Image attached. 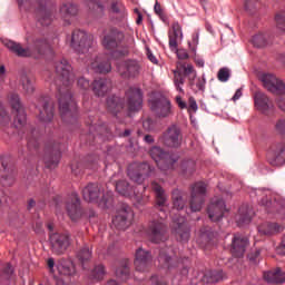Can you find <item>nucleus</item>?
Segmentation results:
<instances>
[{
	"mask_svg": "<svg viewBox=\"0 0 285 285\" xmlns=\"http://www.w3.org/2000/svg\"><path fill=\"white\" fill-rule=\"evenodd\" d=\"M272 166H284L285 164V145L278 144L274 149L273 156L269 158Z\"/></svg>",
	"mask_w": 285,
	"mask_h": 285,
	"instance_id": "34",
	"label": "nucleus"
},
{
	"mask_svg": "<svg viewBox=\"0 0 285 285\" xmlns=\"http://www.w3.org/2000/svg\"><path fill=\"white\" fill-rule=\"evenodd\" d=\"M3 46L9 49V52L16 55V57H32L33 59H41L46 55H52V47L48 39L43 37L33 38L31 43L27 48H23L21 43L13 40H4Z\"/></svg>",
	"mask_w": 285,
	"mask_h": 285,
	"instance_id": "3",
	"label": "nucleus"
},
{
	"mask_svg": "<svg viewBox=\"0 0 285 285\" xmlns=\"http://www.w3.org/2000/svg\"><path fill=\"white\" fill-rule=\"evenodd\" d=\"M91 70L98 75H108L112 72V65L110 60L104 59L102 57H96V59L90 65Z\"/></svg>",
	"mask_w": 285,
	"mask_h": 285,
	"instance_id": "30",
	"label": "nucleus"
},
{
	"mask_svg": "<svg viewBox=\"0 0 285 285\" xmlns=\"http://www.w3.org/2000/svg\"><path fill=\"white\" fill-rule=\"evenodd\" d=\"M78 88L80 90H89L90 89V80L86 79L85 77H81L78 79Z\"/></svg>",
	"mask_w": 285,
	"mask_h": 285,
	"instance_id": "61",
	"label": "nucleus"
},
{
	"mask_svg": "<svg viewBox=\"0 0 285 285\" xmlns=\"http://www.w3.org/2000/svg\"><path fill=\"white\" fill-rule=\"evenodd\" d=\"M275 129L279 135H285V119H281L276 122Z\"/></svg>",
	"mask_w": 285,
	"mask_h": 285,
	"instance_id": "64",
	"label": "nucleus"
},
{
	"mask_svg": "<svg viewBox=\"0 0 285 285\" xmlns=\"http://www.w3.org/2000/svg\"><path fill=\"white\" fill-rule=\"evenodd\" d=\"M256 196L258 197V204L261 206H265V208H271L273 206V202L271 200V190L268 189H258L256 190Z\"/></svg>",
	"mask_w": 285,
	"mask_h": 285,
	"instance_id": "43",
	"label": "nucleus"
},
{
	"mask_svg": "<svg viewBox=\"0 0 285 285\" xmlns=\"http://www.w3.org/2000/svg\"><path fill=\"white\" fill-rule=\"evenodd\" d=\"M238 213V226H245V224H250V220L253 219V210L248 208V206H242Z\"/></svg>",
	"mask_w": 285,
	"mask_h": 285,
	"instance_id": "40",
	"label": "nucleus"
},
{
	"mask_svg": "<svg viewBox=\"0 0 285 285\" xmlns=\"http://www.w3.org/2000/svg\"><path fill=\"white\" fill-rule=\"evenodd\" d=\"M20 85L22 86L24 95H32L35 92V78H32V76L22 72L20 75Z\"/></svg>",
	"mask_w": 285,
	"mask_h": 285,
	"instance_id": "36",
	"label": "nucleus"
},
{
	"mask_svg": "<svg viewBox=\"0 0 285 285\" xmlns=\"http://www.w3.org/2000/svg\"><path fill=\"white\" fill-rule=\"evenodd\" d=\"M66 210L71 222H78V219H81L83 209H81V199H79L77 194L68 196L66 200Z\"/></svg>",
	"mask_w": 285,
	"mask_h": 285,
	"instance_id": "23",
	"label": "nucleus"
},
{
	"mask_svg": "<svg viewBox=\"0 0 285 285\" xmlns=\"http://www.w3.org/2000/svg\"><path fill=\"white\" fill-rule=\"evenodd\" d=\"M61 159V144L50 141L46 146V153L43 157L46 168H57Z\"/></svg>",
	"mask_w": 285,
	"mask_h": 285,
	"instance_id": "16",
	"label": "nucleus"
},
{
	"mask_svg": "<svg viewBox=\"0 0 285 285\" xmlns=\"http://www.w3.org/2000/svg\"><path fill=\"white\" fill-rule=\"evenodd\" d=\"M49 242L55 255H63L70 248L72 238L68 233H53L50 234Z\"/></svg>",
	"mask_w": 285,
	"mask_h": 285,
	"instance_id": "7",
	"label": "nucleus"
},
{
	"mask_svg": "<svg viewBox=\"0 0 285 285\" xmlns=\"http://www.w3.org/2000/svg\"><path fill=\"white\" fill-rule=\"evenodd\" d=\"M173 235H175L178 242H188L190 239V228L186 224L185 218L174 220Z\"/></svg>",
	"mask_w": 285,
	"mask_h": 285,
	"instance_id": "26",
	"label": "nucleus"
},
{
	"mask_svg": "<svg viewBox=\"0 0 285 285\" xmlns=\"http://www.w3.org/2000/svg\"><path fill=\"white\" fill-rule=\"evenodd\" d=\"M94 41L95 39L92 38V35H89L83 30L76 29L71 33L70 46L76 50V52L83 55L92 48Z\"/></svg>",
	"mask_w": 285,
	"mask_h": 285,
	"instance_id": "6",
	"label": "nucleus"
},
{
	"mask_svg": "<svg viewBox=\"0 0 285 285\" xmlns=\"http://www.w3.org/2000/svg\"><path fill=\"white\" fill-rule=\"evenodd\" d=\"M151 190H154L156 195L155 208L160 213L158 214L160 219H153L149 222L147 235L153 244H160V242H166V239H168V225L164 223V219H167L168 217V212H166L168 198L166 197L164 187L157 181L151 183Z\"/></svg>",
	"mask_w": 285,
	"mask_h": 285,
	"instance_id": "2",
	"label": "nucleus"
},
{
	"mask_svg": "<svg viewBox=\"0 0 285 285\" xmlns=\"http://www.w3.org/2000/svg\"><path fill=\"white\" fill-rule=\"evenodd\" d=\"M87 6L96 17H104V12L106 10V7L101 4L100 0H88Z\"/></svg>",
	"mask_w": 285,
	"mask_h": 285,
	"instance_id": "45",
	"label": "nucleus"
},
{
	"mask_svg": "<svg viewBox=\"0 0 285 285\" xmlns=\"http://www.w3.org/2000/svg\"><path fill=\"white\" fill-rule=\"evenodd\" d=\"M125 101L122 98H119L117 96H111L107 98V109L114 115V117H117L121 110H124Z\"/></svg>",
	"mask_w": 285,
	"mask_h": 285,
	"instance_id": "32",
	"label": "nucleus"
},
{
	"mask_svg": "<svg viewBox=\"0 0 285 285\" xmlns=\"http://www.w3.org/2000/svg\"><path fill=\"white\" fill-rule=\"evenodd\" d=\"M116 277L121 282H127L130 277V262L128 259L121 261L116 268Z\"/></svg>",
	"mask_w": 285,
	"mask_h": 285,
	"instance_id": "38",
	"label": "nucleus"
},
{
	"mask_svg": "<svg viewBox=\"0 0 285 285\" xmlns=\"http://www.w3.org/2000/svg\"><path fill=\"white\" fill-rule=\"evenodd\" d=\"M226 202L220 197H214L207 207V215L210 222H220L224 218V213H226Z\"/></svg>",
	"mask_w": 285,
	"mask_h": 285,
	"instance_id": "20",
	"label": "nucleus"
},
{
	"mask_svg": "<svg viewBox=\"0 0 285 285\" xmlns=\"http://www.w3.org/2000/svg\"><path fill=\"white\" fill-rule=\"evenodd\" d=\"M77 258L79 259V262H81V264L90 262V259L92 258V249L86 245L82 246L77 253Z\"/></svg>",
	"mask_w": 285,
	"mask_h": 285,
	"instance_id": "47",
	"label": "nucleus"
},
{
	"mask_svg": "<svg viewBox=\"0 0 285 285\" xmlns=\"http://www.w3.org/2000/svg\"><path fill=\"white\" fill-rule=\"evenodd\" d=\"M169 37V48L171 51L177 50L179 45L177 43V39H183L184 33L181 32V26L179 22H174L171 26V31L168 32Z\"/></svg>",
	"mask_w": 285,
	"mask_h": 285,
	"instance_id": "31",
	"label": "nucleus"
},
{
	"mask_svg": "<svg viewBox=\"0 0 285 285\" xmlns=\"http://www.w3.org/2000/svg\"><path fill=\"white\" fill-rule=\"evenodd\" d=\"M90 279H95V282H101L104 277H106V267L104 265H96L90 274H89Z\"/></svg>",
	"mask_w": 285,
	"mask_h": 285,
	"instance_id": "46",
	"label": "nucleus"
},
{
	"mask_svg": "<svg viewBox=\"0 0 285 285\" xmlns=\"http://www.w3.org/2000/svg\"><path fill=\"white\" fill-rule=\"evenodd\" d=\"M259 8V1L257 0H247L245 2V9L252 14Z\"/></svg>",
	"mask_w": 285,
	"mask_h": 285,
	"instance_id": "58",
	"label": "nucleus"
},
{
	"mask_svg": "<svg viewBox=\"0 0 285 285\" xmlns=\"http://www.w3.org/2000/svg\"><path fill=\"white\" fill-rule=\"evenodd\" d=\"M57 268H58V273L65 276H72L76 273L75 265H72V263L68 261H60L57 264Z\"/></svg>",
	"mask_w": 285,
	"mask_h": 285,
	"instance_id": "42",
	"label": "nucleus"
},
{
	"mask_svg": "<svg viewBox=\"0 0 285 285\" xmlns=\"http://www.w3.org/2000/svg\"><path fill=\"white\" fill-rule=\"evenodd\" d=\"M91 90L96 97H106L112 90L110 78H96L91 83Z\"/></svg>",
	"mask_w": 285,
	"mask_h": 285,
	"instance_id": "27",
	"label": "nucleus"
},
{
	"mask_svg": "<svg viewBox=\"0 0 285 285\" xmlns=\"http://www.w3.org/2000/svg\"><path fill=\"white\" fill-rule=\"evenodd\" d=\"M149 155L156 161L159 170H170L175 164L173 156L159 146H154L149 150Z\"/></svg>",
	"mask_w": 285,
	"mask_h": 285,
	"instance_id": "9",
	"label": "nucleus"
},
{
	"mask_svg": "<svg viewBox=\"0 0 285 285\" xmlns=\"http://www.w3.org/2000/svg\"><path fill=\"white\" fill-rule=\"evenodd\" d=\"M183 70H184L183 75L185 77H189V81L193 85V81H195V78L197 77V73H195V68L193 67V65H187V66L184 65Z\"/></svg>",
	"mask_w": 285,
	"mask_h": 285,
	"instance_id": "54",
	"label": "nucleus"
},
{
	"mask_svg": "<svg viewBox=\"0 0 285 285\" xmlns=\"http://www.w3.org/2000/svg\"><path fill=\"white\" fill-rule=\"evenodd\" d=\"M127 175L131 181H135V184H144V176L139 170L136 171L132 167H129Z\"/></svg>",
	"mask_w": 285,
	"mask_h": 285,
	"instance_id": "51",
	"label": "nucleus"
},
{
	"mask_svg": "<svg viewBox=\"0 0 285 285\" xmlns=\"http://www.w3.org/2000/svg\"><path fill=\"white\" fill-rule=\"evenodd\" d=\"M109 12L110 20L116 26H119L120 23H126V17H128V13L126 12V6H124V2H121V0H111L109 6Z\"/></svg>",
	"mask_w": 285,
	"mask_h": 285,
	"instance_id": "24",
	"label": "nucleus"
},
{
	"mask_svg": "<svg viewBox=\"0 0 285 285\" xmlns=\"http://www.w3.org/2000/svg\"><path fill=\"white\" fill-rule=\"evenodd\" d=\"M9 104L16 112V117L13 119L14 128H23V126H26L27 117L26 110H23V106H21V98L19 97V94H10Z\"/></svg>",
	"mask_w": 285,
	"mask_h": 285,
	"instance_id": "18",
	"label": "nucleus"
},
{
	"mask_svg": "<svg viewBox=\"0 0 285 285\" xmlns=\"http://www.w3.org/2000/svg\"><path fill=\"white\" fill-rule=\"evenodd\" d=\"M12 273H14V268H12V265L7 264L2 269L1 276L4 279H8L9 277H12Z\"/></svg>",
	"mask_w": 285,
	"mask_h": 285,
	"instance_id": "59",
	"label": "nucleus"
},
{
	"mask_svg": "<svg viewBox=\"0 0 285 285\" xmlns=\"http://www.w3.org/2000/svg\"><path fill=\"white\" fill-rule=\"evenodd\" d=\"M284 230V227L279 226L277 223H263L258 226V233L261 235H275V233H279Z\"/></svg>",
	"mask_w": 285,
	"mask_h": 285,
	"instance_id": "39",
	"label": "nucleus"
},
{
	"mask_svg": "<svg viewBox=\"0 0 285 285\" xmlns=\"http://www.w3.org/2000/svg\"><path fill=\"white\" fill-rule=\"evenodd\" d=\"M137 170H139L142 176L145 175L146 177H153V175H155V167L150 166L148 163H140L137 165Z\"/></svg>",
	"mask_w": 285,
	"mask_h": 285,
	"instance_id": "50",
	"label": "nucleus"
},
{
	"mask_svg": "<svg viewBox=\"0 0 285 285\" xmlns=\"http://www.w3.org/2000/svg\"><path fill=\"white\" fill-rule=\"evenodd\" d=\"M252 42L256 48H265V46H268V35L258 33L253 37Z\"/></svg>",
	"mask_w": 285,
	"mask_h": 285,
	"instance_id": "49",
	"label": "nucleus"
},
{
	"mask_svg": "<svg viewBox=\"0 0 285 285\" xmlns=\"http://www.w3.org/2000/svg\"><path fill=\"white\" fill-rule=\"evenodd\" d=\"M102 189L101 186L97 183H89L83 189H82V197L85 202L95 203L99 200V197L101 196Z\"/></svg>",
	"mask_w": 285,
	"mask_h": 285,
	"instance_id": "29",
	"label": "nucleus"
},
{
	"mask_svg": "<svg viewBox=\"0 0 285 285\" xmlns=\"http://www.w3.org/2000/svg\"><path fill=\"white\" fill-rule=\"evenodd\" d=\"M185 82L186 76H184L179 70H174V85L178 92H184V89L181 87L184 86Z\"/></svg>",
	"mask_w": 285,
	"mask_h": 285,
	"instance_id": "48",
	"label": "nucleus"
},
{
	"mask_svg": "<svg viewBox=\"0 0 285 285\" xmlns=\"http://www.w3.org/2000/svg\"><path fill=\"white\" fill-rule=\"evenodd\" d=\"M126 33L117 27H111L108 32H105L101 45L105 50L110 52L111 59H121L130 55V46L135 43L131 39L130 43H126Z\"/></svg>",
	"mask_w": 285,
	"mask_h": 285,
	"instance_id": "4",
	"label": "nucleus"
},
{
	"mask_svg": "<svg viewBox=\"0 0 285 285\" xmlns=\"http://www.w3.org/2000/svg\"><path fill=\"white\" fill-rule=\"evenodd\" d=\"M255 106L258 110L262 112H266V110H271V100L268 99V96L265 95L262 91H257L254 97Z\"/></svg>",
	"mask_w": 285,
	"mask_h": 285,
	"instance_id": "35",
	"label": "nucleus"
},
{
	"mask_svg": "<svg viewBox=\"0 0 285 285\" xmlns=\"http://www.w3.org/2000/svg\"><path fill=\"white\" fill-rule=\"evenodd\" d=\"M206 188L207 186L204 181L195 183L191 186V198L189 202V206L193 213H199V210H202V208L204 207Z\"/></svg>",
	"mask_w": 285,
	"mask_h": 285,
	"instance_id": "11",
	"label": "nucleus"
},
{
	"mask_svg": "<svg viewBox=\"0 0 285 285\" xmlns=\"http://www.w3.org/2000/svg\"><path fill=\"white\" fill-rule=\"evenodd\" d=\"M171 199L174 202V208H176V210H184V208L186 207V200L184 199V196H181V191L179 189L173 190Z\"/></svg>",
	"mask_w": 285,
	"mask_h": 285,
	"instance_id": "44",
	"label": "nucleus"
},
{
	"mask_svg": "<svg viewBox=\"0 0 285 285\" xmlns=\"http://www.w3.org/2000/svg\"><path fill=\"white\" fill-rule=\"evenodd\" d=\"M170 248L164 247L159 250L158 255V262L160 266H164L165 268H173V263L175 262V258L170 256Z\"/></svg>",
	"mask_w": 285,
	"mask_h": 285,
	"instance_id": "37",
	"label": "nucleus"
},
{
	"mask_svg": "<svg viewBox=\"0 0 285 285\" xmlns=\"http://www.w3.org/2000/svg\"><path fill=\"white\" fill-rule=\"evenodd\" d=\"M212 239H213V232L200 230V240H203L204 244H208V242H210Z\"/></svg>",
	"mask_w": 285,
	"mask_h": 285,
	"instance_id": "62",
	"label": "nucleus"
},
{
	"mask_svg": "<svg viewBox=\"0 0 285 285\" xmlns=\"http://www.w3.org/2000/svg\"><path fill=\"white\" fill-rule=\"evenodd\" d=\"M134 265L138 273H146L153 266V253L144 248H138L135 254Z\"/></svg>",
	"mask_w": 285,
	"mask_h": 285,
	"instance_id": "21",
	"label": "nucleus"
},
{
	"mask_svg": "<svg viewBox=\"0 0 285 285\" xmlns=\"http://www.w3.org/2000/svg\"><path fill=\"white\" fill-rule=\"evenodd\" d=\"M264 279L268 284H284L285 272L282 271V268H276L275 271L265 272Z\"/></svg>",
	"mask_w": 285,
	"mask_h": 285,
	"instance_id": "33",
	"label": "nucleus"
},
{
	"mask_svg": "<svg viewBox=\"0 0 285 285\" xmlns=\"http://www.w3.org/2000/svg\"><path fill=\"white\" fill-rule=\"evenodd\" d=\"M149 106L150 110L155 112L156 117L161 119H166V117H170V115H173V105L168 98L164 96L149 100Z\"/></svg>",
	"mask_w": 285,
	"mask_h": 285,
	"instance_id": "13",
	"label": "nucleus"
},
{
	"mask_svg": "<svg viewBox=\"0 0 285 285\" xmlns=\"http://www.w3.org/2000/svg\"><path fill=\"white\" fill-rule=\"evenodd\" d=\"M59 12L63 24L70 26V23H72V18L77 17L79 13V6L75 4L72 1L62 2Z\"/></svg>",
	"mask_w": 285,
	"mask_h": 285,
	"instance_id": "25",
	"label": "nucleus"
},
{
	"mask_svg": "<svg viewBox=\"0 0 285 285\" xmlns=\"http://www.w3.org/2000/svg\"><path fill=\"white\" fill-rule=\"evenodd\" d=\"M181 129L176 125L168 127L159 138L160 142L167 148H179L181 146Z\"/></svg>",
	"mask_w": 285,
	"mask_h": 285,
	"instance_id": "15",
	"label": "nucleus"
},
{
	"mask_svg": "<svg viewBox=\"0 0 285 285\" xmlns=\"http://www.w3.org/2000/svg\"><path fill=\"white\" fill-rule=\"evenodd\" d=\"M248 247V237L239 234L234 235L232 240V255L234 257H244L246 248Z\"/></svg>",
	"mask_w": 285,
	"mask_h": 285,
	"instance_id": "28",
	"label": "nucleus"
},
{
	"mask_svg": "<svg viewBox=\"0 0 285 285\" xmlns=\"http://www.w3.org/2000/svg\"><path fill=\"white\" fill-rule=\"evenodd\" d=\"M205 277L208 284H219V282H224V279H226V274L222 269H214L208 272Z\"/></svg>",
	"mask_w": 285,
	"mask_h": 285,
	"instance_id": "41",
	"label": "nucleus"
},
{
	"mask_svg": "<svg viewBox=\"0 0 285 285\" xmlns=\"http://www.w3.org/2000/svg\"><path fill=\"white\" fill-rule=\"evenodd\" d=\"M132 219H135V212H132V208L128 205H122L112 219V224L118 230H126V228H129L132 224Z\"/></svg>",
	"mask_w": 285,
	"mask_h": 285,
	"instance_id": "17",
	"label": "nucleus"
},
{
	"mask_svg": "<svg viewBox=\"0 0 285 285\" xmlns=\"http://www.w3.org/2000/svg\"><path fill=\"white\" fill-rule=\"evenodd\" d=\"M11 118L8 111H6V108L0 102V126H8L10 124Z\"/></svg>",
	"mask_w": 285,
	"mask_h": 285,
	"instance_id": "53",
	"label": "nucleus"
},
{
	"mask_svg": "<svg viewBox=\"0 0 285 285\" xmlns=\"http://www.w3.org/2000/svg\"><path fill=\"white\" fill-rule=\"evenodd\" d=\"M33 136H35V130H32L31 136L27 138V146L29 150H37V148H39V140Z\"/></svg>",
	"mask_w": 285,
	"mask_h": 285,
	"instance_id": "56",
	"label": "nucleus"
},
{
	"mask_svg": "<svg viewBox=\"0 0 285 285\" xmlns=\"http://www.w3.org/2000/svg\"><path fill=\"white\" fill-rule=\"evenodd\" d=\"M55 86L58 90L57 98L59 104V112L65 124H77V102L72 99L70 86L75 83V72L72 65L66 59L55 62Z\"/></svg>",
	"mask_w": 285,
	"mask_h": 285,
	"instance_id": "1",
	"label": "nucleus"
},
{
	"mask_svg": "<svg viewBox=\"0 0 285 285\" xmlns=\"http://www.w3.org/2000/svg\"><path fill=\"white\" fill-rule=\"evenodd\" d=\"M16 177L14 165H12L9 157H2L0 165V184L6 187L14 186Z\"/></svg>",
	"mask_w": 285,
	"mask_h": 285,
	"instance_id": "14",
	"label": "nucleus"
},
{
	"mask_svg": "<svg viewBox=\"0 0 285 285\" xmlns=\"http://www.w3.org/2000/svg\"><path fill=\"white\" fill-rule=\"evenodd\" d=\"M112 193L108 191L102 196L98 205L100 206V208H110V206H112Z\"/></svg>",
	"mask_w": 285,
	"mask_h": 285,
	"instance_id": "52",
	"label": "nucleus"
},
{
	"mask_svg": "<svg viewBox=\"0 0 285 285\" xmlns=\"http://www.w3.org/2000/svg\"><path fill=\"white\" fill-rule=\"evenodd\" d=\"M218 81L226 82L228 79H230V69L224 67L220 68L217 73Z\"/></svg>",
	"mask_w": 285,
	"mask_h": 285,
	"instance_id": "55",
	"label": "nucleus"
},
{
	"mask_svg": "<svg viewBox=\"0 0 285 285\" xmlns=\"http://www.w3.org/2000/svg\"><path fill=\"white\" fill-rule=\"evenodd\" d=\"M36 108L38 109V119L43 124H50L55 119V102L48 96L38 99Z\"/></svg>",
	"mask_w": 285,
	"mask_h": 285,
	"instance_id": "8",
	"label": "nucleus"
},
{
	"mask_svg": "<svg viewBox=\"0 0 285 285\" xmlns=\"http://www.w3.org/2000/svg\"><path fill=\"white\" fill-rule=\"evenodd\" d=\"M128 116L139 112L144 108V92L137 87H130L126 94Z\"/></svg>",
	"mask_w": 285,
	"mask_h": 285,
	"instance_id": "10",
	"label": "nucleus"
},
{
	"mask_svg": "<svg viewBox=\"0 0 285 285\" xmlns=\"http://www.w3.org/2000/svg\"><path fill=\"white\" fill-rule=\"evenodd\" d=\"M197 100L194 97H189L188 99V112H197L198 110Z\"/></svg>",
	"mask_w": 285,
	"mask_h": 285,
	"instance_id": "63",
	"label": "nucleus"
},
{
	"mask_svg": "<svg viewBox=\"0 0 285 285\" xmlns=\"http://www.w3.org/2000/svg\"><path fill=\"white\" fill-rule=\"evenodd\" d=\"M117 70L122 79H135L141 72V63L135 59H127L118 63Z\"/></svg>",
	"mask_w": 285,
	"mask_h": 285,
	"instance_id": "12",
	"label": "nucleus"
},
{
	"mask_svg": "<svg viewBox=\"0 0 285 285\" xmlns=\"http://www.w3.org/2000/svg\"><path fill=\"white\" fill-rule=\"evenodd\" d=\"M19 9L24 12H35L40 26H50L52 23V11L49 6H52L50 0H17Z\"/></svg>",
	"mask_w": 285,
	"mask_h": 285,
	"instance_id": "5",
	"label": "nucleus"
},
{
	"mask_svg": "<svg viewBox=\"0 0 285 285\" xmlns=\"http://www.w3.org/2000/svg\"><path fill=\"white\" fill-rule=\"evenodd\" d=\"M275 19L278 30L285 32V11L277 13Z\"/></svg>",
	"mask_w": 285,
	"mask_h": 285,
	"instance_id": "57",
	"label": "nucleus"
},
{
	"mask_svg": "<svg viewBox=\"0 0 285 285\" xmlns=\"http://www.w3.org/2000/svg\"><path fill=\"white\" fill-rule=\"evenodd\" d=\"M259 79H261L264 88H266V90H268L269 92H273L274 95H284L285 83H284V81H282L281 79L275 77V75L263 73V75H261Z\"/></svg>",
	"mask_w": 285,
	"mask_h": 285,
	"instance_id": "19",
	"label": "nucleus"
},
{
	"mask_svg": "<svg viewBox=\"0 0 285 285\" xmlns=\"http://www.w3.org/2000/svg\"><path fill=\"white\" fill-rule=\"evenodd\" d=\"M116 190L119 195H122V197H132L134 195V199L137 202V204H139V206L148 204V196L137 195L132 186H130V184L126 180L117 181Z\"/></svg>",
	"mask_w": 285,
	"mask_h": 285,
	"instance_id": "22",
	"label": "nucleus"
},
{
	"mask_svg": "<svg viewBox=\"0 0 285 285\" xmlns=\"http://www.w3.org/2000/svg\"><path fill=\"white\" fill-rule=\"evenodd\" d=\"M183 170L185 173H195V161L194 160H187L183 163Z\"/></svg>",
	"mask_w": 285,
	"mask_h": 285,
	"instance_id": "60",
	"label": "nucleus"
}]
</instances>
